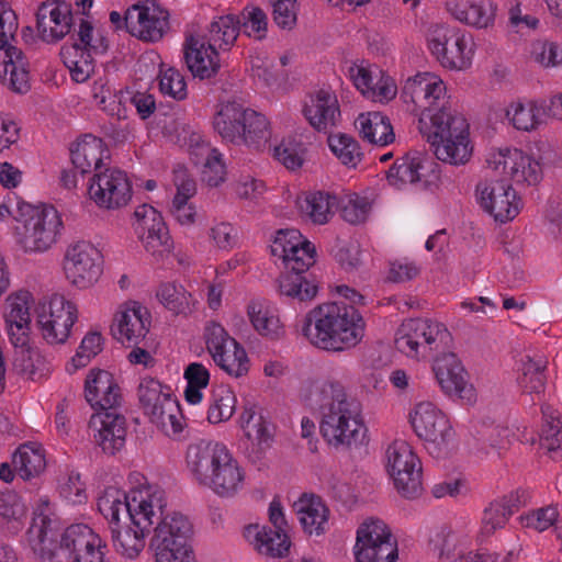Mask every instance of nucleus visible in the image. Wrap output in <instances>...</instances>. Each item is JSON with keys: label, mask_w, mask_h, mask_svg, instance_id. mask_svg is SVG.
Instances as JSON below:
<instances>
[{"label": "nucleus", "mask_w": 562, "mask_h": 562, "mask_svg": "<svg viewBox=\"0 0 562 562\" xmlns=\"http://www.w3.org/2000/svg\"><path fill=\"white\" fill-rule=\"evenodd\" d=\"M446 86L435 74H417L408 78L401 97L420 111L419 131L437 159L450 165L465 164L472 154L469 124L460 115L443 108Z\"/></svg>", "instance_id": "f257e3e1"}, {"label": "nucleus", "mask_w": 562, "mask_h": 562, "mask_svg": "<svg viewBox=\"0 0 562 562\" xmlns=\"http://www.w3.org/2000/svg\"><path fill=\"white\" fill-rule=\"evenodd\" d=\"M97 506L109 524L116 553L135 560L143 552L146 537L164 506L162 490L147 485L125 493L109 486L98 497Z\"/></svg>", "instance_id": "f03ea898"}, {"label": "nucleus", "mask_w": 562, "mask_h": 562, "mask_svg": "<svg viewBox=\"0 0 562 562\" xmlns=\"http://www.w3.org/2000/svg\"><path fill=\"white\" fill-rule=\"evenodd\" d=\"M26 542L42 562H53L57 548L68 552L69 562H105L106 544L88 525L75 524L60 533L47 499H41L26 531Z\"/></svg>", "instance_id": "7ed1b4c3"}, {"label": "nucleus", "mask_w": 562, "mask_h": 562, "mask_svg": "<svg viewBox=\"0 0 562 562\" xmlns=\"http://www.w3.org/2000/svg\"><path fill=\"white\" fill-rule=\"evenodd\" d=\"M297 328L313 346L340 352L360 344L364 337L366 322L353 305L326 302L310 310Z\"/></svg>", "instance_id": "20e7f679"}, {"label": "nucleus", "mask_w": 562, "mask_h": 562, "mask_svg": "<svg viewBox=\"0 0 562 562\" xmlns=\"http://www.w3.org/2000/svg\"><path fill=\"white\" fill-rule=\"evenodd\" d=\"M319 431L335 449H352L362 445L367 426L360 401L347 394L344 385L327 379L319 386Z\"/></svg>", "instance_id": "39448f33"}, {"label": "nucleus", "mask_w": 562, "mask_h": 562, "mask_svg": "<svg viewBox=\"0 0 562 562\" xmlns=\"http://www.w3.org/2000/svg\"><path fill=\"white\" fill-rule=\"evenodd\" d=\"M186 464L193 480L222 498L236 496L244 487L245 473L227 447L199 440L187 448Z\"/></svg>", "instance_id": "423d86ee"}, {"label": "nucleus", "mask_w": 562, "mask_h": 562, "mask_svg": "<svg viewBox=\"0 0 562 562\" xmlns=\"http://www.w3.org/2000/svg\"><path fill=\"white\" fill-rule=\"evenodd\" d=\"M20 216L14 235L25 252H44L57 241L63 222L55 207L25 205L20 209Z\"/></svg>", "instance_id": "0eeeda50"}, {"label": "nucleus", "mask_w": 562, "mask_h": 562, "mask_svg": "<svg viewBox=\"0 0 562 562\" xmlns=\"http://www.w3.org/2000/svg\"><path fill=\"white\" fill-rule=\"evenodd\" d=\"M315 246L303 239L289 257L282 259L285 272L279 278L281 295L299 302H311L318 293V281L308 271L315 263Z\"/></svg>", "instance_id": "6e6552de"}, {"label": "nucleus", "mask_w": 562, "mask_h": 562, "mask_svg": "<svg viewBox=\"0 0 562 562\" xmlns=\"http://www.w3.org/2000/svg\"><path fill=\"white\" fill-rule=\"evenodd\" d=\"M385 468L394 487L403 497L414 499L422 495V462L408 442L394 440L387 446Z\"/></svg>", "instance_id": "1a4fd4ad"}, {"label": "nucleus", "mask_w": 562, "mask_h": 562, "mask_svg": "<svg viewBox=\"0 0 562 562\" xmlns=\"http://www.w3.org/2000/svg\"><path fill=\"white\" fill-rule=\"evenodd\" d=\"M352 551L356 562H396L398 559L397 540L389 525L378 517H369L359 525Z\"/></svg>", "instance_id": "9d476101"}, {"label": "nucleus", "mask_w": 562, "mask_h": 562, "mask_svg": "<svg viewBox=\"0 0 562 562\" xmlns=\"http://www.w3.org/2000/svg\"><path fill=\"white\" fill-rule=\"evenodd\" d=\"M415 434L426 442V449L435 458L447 456L453 442L454 431L446 417L430 402H420L409 414Z\"/></svg>", "instance_id": "9b49d317"}, {"label": "nucleus", "mask_w": 562, "mask_h": 562, "mask_svg": "<svg viewBox=\"0 0 562 562\" xmlns=\"http://www.w3.org/2000/svg\"><path fill=\"white\" fill-rule=\"evenodd\" d=\"M428 47L445 68L463 70L471 65V37L464 32L448 25H434L428 34Z\"/></svg>", "instance_id": "f8f14e48"}, {"label": "nucleus", "mask_w": 562, "mask_h": 562, "mask_svg": "<svg viewBox=\"0 0 562 562\" xmlns=\"http://www.w3.org/2000/svg\"><path fill=\"white\" fill-rule=\"evenodd\" d=\"M487 169L518 187H531L542 179L540 162L518 148H505L488 154Z\"/></svg>", "instance_id": "ddd939ff"}, {"label": "nucleus", "mask_w": 562, "mask_h": 562, "mask_svg": "<svg viewBox=\"0 0 562 562\" xmlns=\"http://www.w3.org/2000/svg\"><path fill=\"white\" fill-rule=\"evenodd\" d=\"M36 313L42 337L50 345L66 342L78 318L76 304L60 294L41 303Z\"/></svg>", "instance_id": "4468645a"}, {"label": "nucleus", "mask_w": 562, "mask_h": 562, "mask_svg": "<svg viewBox=\"0 0 562 562\" xmlns=\"http://www.w3.org/2000/svg\"><path fill=\"white\" fill-rule=\"evenodd\" d=\"M476 194L483 210L497 222L506 223L519 213V199L512 184L490 169L477 183Z\"/></svg>", "instance_id": "2eb2a0df"}, {"label": "nucleus", "mask_w": 562, "mask_h": 562, "mask_svg": "<svg viewBox=\"0 0 562 562\" xmlns=\"http://www.w3.org/2000/svg\"><path fill=\"white\" fill-rule=\"evenodd\" d=\"M101 251L89 241L70 245L64 258L66 278L77 288L86 289L94 284L103 271Z\"/></svg>", "instance_id": "dca6fc26"}, {"label": "nucleus", "mask_w": 562, "mask_h": 562, "mask_svg": "<svg viewBox=\"0 0 562 562\" xmlns=\"http://www.w3.org/2000/svg\"><path fill=\"white\" fill-rule=\"evenodd\" d=\"M134 229L147 252L157 260L168 256L173 247L161 214L151 205H139L135 212Z\"/></svg>", "instance_id": "f3484780"}, {"label": "nucleus", "mask_w": 562, "mask_h": 562, "mask_svg": "<svg viewBox=\"0 0 562 562\" xmlns=\"http://www.w3.org/2000/svg\"><path fill=\"white\" fill-rule=\"evenodd\" d=\"M88 193L98 206L114 210L128 203L132 198V186L126 172L117 168H105L94 173Z\"/></svg>", "instance_id": "a211bd4d"}, {"label": "nucleus", "mask_w": 562, "mask_h": 562, "mask_svg": "<svg viewBox=\"0 0 562 562\" xmlns=\"http://www.w3.org/2000/svg\"><path fill=\"white\" fill-rule=\"evenodd\" d=\"M124 21L131 34L148 42L161 40L169 30V12L154 0L132 5Z\"/></svg>", "instance_id": "6ab92c4d"}, {"label": "nucleus", "mask_w": 562, "mask_h": 562, "mask_svg": "<svg viewBox=\"0 0 562 562\" xmlns=\"http://www.w3.org/2000/svg\"><path fill=\"white\" fill-rule=\"evenodd\" d=\"M436 167L437 164L431 159L415 151L396 159L387 171L386 179L396 189H403L407 184L427 186L437 178Z\"/></svg>", "instance_id": "aec40b11"}, {"label": "nucleus", "mask_w": 562, "mask_h": 562, "mask_svg": "<svg viewBox=\"0 0 562 562\" xmlns=\"http://www.w3.org/2000/svg\"><path fill=\"white\" fill-rule=\"evenodd\" d=\"M436 380L441 390L451 397L472 401L474 389L468 381V372L453 352L438 356L432 366Z\"/></svg>", "instance_id": "412c9836"}, {"label": "nucleus", "mask_w": 562, "mask_h": 562, "mask_svg": "<svg viewBox=\"0 0 562 562\" xmlns=\"http://www.w3.org/2000/svg\"><path fill=\"white\" fill-rule=\"evenodd\" d=\"M183 58L190 72L200 79H210L220 69L218 52L206 42L205 35L198 33L186 35Z\"/></svg>", "instance_id": "4be33fe9"}, {"label": "nucleus", "mask_w": 562, "mask_h": 562, "mask_svg": "<svg viewBox=\"0 0 562 562\" xmlns=\"http://www.w3.org/2000/svg\"><path fill=\"white\" fill-rule=\"evenodd\" d=\"M149 314L146 307L137 302L123 305L115 314L111 326L112 335L122 344L138 345L149 330Z\"/></svg>", "instance_id": "5701e85b"}, {"label": "nucleus", "mask_w": 562, "mask_h": 562, "mask_svg": "<svg viewBox=\"0 0 562 562\" xmlns=\"http://www.w3.org/2000/svg\"><path fill=\"white\" fill-rule=\"evenodd\" d=\"M445 9L461 24L487 30L495 24L498 4L495 0H446Z\"/></svg>", "instance_id": "b1692460"}, {"label": "nucleus", "mask_w": 562, "mask_h": 562, "mask_svg": "<svg viewBox=\"0 0 562 562\" xmlns=\"http://www.w3.org/2000/svg\"><path fill=\"white\" fill-rule=\"evenodd\" d=\"M430 542L434 550L438 552L440 562H485L487 560L484 552L471 549V539L468 536L448 527H441Z\"/></svg>", "instance_id": "393cba45"}, {"label": "nucleus", "mask_w": 562, "mask_h": 562, "mask_svg": "<svg viewBox=\"0 0 562 562\" xmlns=\"http://www.w3.org/2000/svg\"><path fill=\"white\" fill-rule=\"evenodd\" d=\"M164 506L159 516L155 518L154 536L150 541L151 549L170 547L171 544L189 543L192 526L188 518L180 513H168L167 498L162 490Z\"/></svg>", "instance_id": "a878e982"}, {"label": "nucleus", "mask_w": 562, "mask_h": 562, "mask_svg": "<svg viewBox=\"0 0 562 562\" xmlns=\"http://www.w3.org/2000/svg\"><path fill=\"white\" fill-rule=\"evenodd\" d=\"M85 397L99 412L119 411L123 397L113 376L105 370H91L86 379Z\"/></svg>", "instance_id": "bb28decb"}, {"label": "nucleus", "mask_w": 562, "mask_h": 562, "mask_svg": "<svg viewBox=\"0 0 562 562\" xmlns=\"http://www.w3.org/2000/svg\"><path fill=\"white\" fill-rule=\"evenodd\" d=\"M303 114L318 132H328L340 120L337 97L330 89H319L310 93L304 101Z\"/></svg>", "instance_id": "cd10ccee"}, {"label": "nucleus", "mask_w": 562, "mask_h": 562, "mask_svg": "<svg viewBox=\"0 0 562 562\" xmlns=\"http://www.w3.org/2000/svg\"><path fill=\"white\" fill-rule=\"evenodd\" d=\"M378 67L364 61L355 63L349 67V77L355 87L368 99L383 102L393 99L396 88L389 78H383Z\"/></svg>", "instance_id": "c85d7f7f"}, {"label": "nucleus", "mask_w": 562, "mask_h": 562, "mask_svg": "<svg viewBox=\"0 0 562 562\" xmlns=\"http://www.w3.org/2000/svg\"><path fill=\"white\" fill-rule=\"evenodd\" d=\"M90 426L97 430L95 443L108 454H115L125 445L126 419L115 412H98L92 415Z\"/></svg>", "instance_id": "c756f323"}, {"label": "nucleus", "mask_w": 562, "mask_h": 562, "mask_svg": "<svg viewBox=\"0 0 562 562\" xmlns=\"http://www.w3.org/2000/svg\"><path fill=\"white\" fill-rule=\"evenodd\" d=\"M36 21L38 35L44 42H58L70 32V7L66 2L43 3L38 8Z\"/></svg>", "instance_id": "7c9ffc66"}, {"label": "nucleus", "mask_w": 562, "mask_h": 562, "mask_svg": "<svg viewBox=\"0 0 562 562\" xmlns=\"http://www.w3.org/2000/svg\"><path fill=\"white\" fill-rule=\"evenodd\" d=\"M505 116L515 130L533 132L546 123L548 104L543 100L518 99L506 106Z\"/></svg>", "instance_id": "2f4dec72"}, {"label": "nucleus", "mask_w": 562, "mask_h": 562, "mask_svg": "<svg viewBox=\"0 0 562 562\" xmlns=\"http://www.w3.org/2000/svg\"><path fill=\"white\" fill-rule=\"evenodd\" d=\"M191 156L196 165H202V181L209 187H218L225 181L226 167L223 155L198 134L191 136Z\"/></svg>", "instance_id": "473e14b6"}, {"label": "nucleus", "mask_w": 562, "mask_h": 562, "mask_svg": "<svg viewBox=\"0 0 562 562\" xmlns=\"http://www.w3.org/2000/svg\"><path fill=\"white\" fill-rule=\"evenodd\" d=\"M245 538L261 554L283 558L291 546L288 532L268 526L249 525L244 530Z\"/></svg>", "instance_id": "72a5a7b5"}, {"label": "nucleus", "mask_w": 562, "mask_h": 562, "mask_svg": "<svg viewBox=\"0 0 562 562\" xmlns=\"http://www.w3.org/2000/svg\"><path fill=\"white\" fill-rule=\"evenodd\" d=\"M293 507L306 533L316 536L325 533L329 510L319 496L303 494Z\"/></svg>", "instance_id": "f704fd0d"}, {"label": "nucleus", "mask_w": 562, "mask_h": 562, "mask_svg": "<svg viewBox=\"0 0 562 562\" xmlns=\"http://www.w3.org/2000/svg\"><path fill=\"white\" fill-rule=\"evenodd\" d=\"M71 161L81 173L91 170L103 171V159L108 158V150L101 138L86 134L70 149Z\"/></svg>", "instance_id": "c9c22d12"}, {"label": "nucleus", "mask_w": 562, "mask_h": 562, "mask_svg": "<svg viewBox=\"0 0 562 562\" xmlns=\"http://www.w3.org/2000/svg\"><path fill=\"white\" fill-rule=\"evenodd\" d=\"M30 324L27 322L5 323L7 331L11 344L20 348L22 360L21 371L30 379L35 380L41 376L42 359L36 350L25 348L30 340Z\"/></svg>", "instance_id": "e433bc0d"}, {"label": "nucleus", "mask_w": 562, "mask_h": 562, "mask_svg": "<svg viewBox=\"0 0 562 562\" xmlns=\"http://www.w3.org/2000/svg\"><path fill=\"white\" fill-rule=\"evenodd\" d=\"M12 465L24 481L38 477L46 469V456L43 446L27 441L18 447L12 456Z\"/></svg>", "instance_id": "4c0bfd02"}, {"label": "nucleus", "mask_w": 562, "mask_h": 562, "mask_svg": "<svg viewBox=\"0 0 562 562\" xmlns=\"http://www.w3.org/2000/svg\"><path fill=\"white\" fill-rule=\"evenodd\" d=\"M246 108L236 102L223 104L213 120L214 130L223 140L240 145L243 143V124Z\"/></svg>", "instance_id": "58836bf2"}, {"label": "nucleus", "mask_w": 562, "mask_h": 562, "mask_svg": "<svg viewBox=\"0 0 562 562\" xmlns=\"http://www.w3.org/2000/svg\"><path fill=\"white\" fill-rule=\"evenodd\" d=\"M405 322L408 325V333L418 341L423 357H426L428 351L439 349L440 345H446L450 339L448 329L440 323L423 318H411Z\"/></svg>", "instance_id": "ea45409f"}, {"label": "nucleus", "mask_w": 562, "mask_h": 562, "mask_svg": "<svg viewBox=\"0 0 562 562\" xmlns=\"http://www.w3.org/2000/svg\"><path fill=\"white\" fill-rule=\"evenodd\" d=\"M361 137L370 144L385 146L394 140V132L386 115L381 112L361 113L356 120Z\"/></svg>", "instance_id": "a19ab883"}, {"label": "nucleus", "mask_w": 562, "mask_h": 562, "mask_svg": "<svg viewBox=\"0 0 562 562\" xmlns=\"http://www.w3.org/2000/svg\"><path fill=\"white\" fill-rule=\"evenodd\" d=\"M547 366V358L540 353L525 355L521 358V375L518 381L525 393L540 394L544 391Z\"/></svg>", "instance_id": "79ce46f5"}, {"label": "nucleus", "mask_w": 562, "mask_h": 562, "mask_svg": "<svg viewBox=\"0 0 562 562\" xmlns=\"http://www.w3.org/2000/svg\"><path fill=\"white\" fill-rule=\"evenodd\" d=\"M297 206L305 218L322 225L329 221L333 209L338 206V200L326 192H314L299 199Z\"/></svg>", "instance_id": "37998d69"}, {"label": "nucleus", "mask_w": 562, "mask_h": 562, "mask_svg": "<svg viewBox=\"0 0 562 562\" xmlns=\"http://www.w3.org/2000/svg\"><path fill=\"white\" fill-rule=\"evenodd\" d=\"M240 30V21L232 14L218 16L209 26L206 42L216 50H228L235 43Z\"/></svg>", "instance_id": "c03bdc74"}, {"label": "nucleus", "mask_w": 562, "mask_h": 562, "mask_svg": "<svg viewBox=\"0 0 562 562\" xmlns=\"http://www.w3.org/2000/svg\"><path fill=\"white\" fill-rule=\"evenodd\" d=\"M3 72L10 88L15 92H26L30 88L27 63L23 53L16 47H10L4 52Z\"/></svg>", "instance_id": "a18cd8bd"}, {"label": "nucleus", "mask_w": 562, "mask_h": 562, "mask_svg": "<svg viewBox=\"0 0 562 562\" xmlns=\"http://www.w3.org/2000/svg\"><path fill=\"white\" fill-rule=\"evenodd\" d=\"M243 133L245 136L241 144L260 149L271 137L270 123L263 114L246 109Z\"/></svg>", "instance_id": "49530a36"}, {"label": "nucleus", "mask_w": 562, "mask_h": 562, "mask_svg": "<svg viewBox=\"0 0 562 562\" xmlns=\"http://www.w3.org/2000/svg\"><path fill=\"white\" fill-rule=\"evenodd\" d=\"M240 426L248 440L257 445L260 450L270 446L272 435L268 423L262 415L256 413L254 407H245L240 416Z\"/></svg>", "instance_id": "de8ad7c7"}, {"label": "nucleus", "mask_w": 562, "mask_h": 562, "mask_svg": "<svg viewBox=\"0 0 562 562\" xmlns=\"http://www.w3.org/2000/svg\"><path fill=\"white\" fill-rule=\"evenodd\" d=\"M236 408V396L228 385L220 384L213 387L207 419L212 424L228 420Z\"/></svg>", "instance_id": "09e8293b"}, {"label": "nucleus", "mask_w": 562, "mask_h": 562, "mask_svg": "<svg viewBox=\"0 0 562 562\" xmlns=\"http://www.w3.org/2000/svg\"><path fill=\"white\" fill-rule=\"evenodd\" d=\"M92 98L98 106L111 116L121 119L124 116L122 97L113 88L106 78H99L91 88Z\"/></svg>", "instance_id": "8fccbe9b"}, {"label": "nucleus", "mask_w": 562, "mask_h": 562, "mask_svg": "<svg viewBox=\"0 0 562 562\" xmlns=\"http://www.w3.org/2000/svg\"><path fill=\"white\" fill-rule=\"evenodd\" d=\"M328 146L333 154L347 167L356 168L363 158L359 143L347 134H331Z\"/></svg>", "instance_id": "3c124183"}, {"label": "nucleus", "mask_w": 562, "mask_h": 562, "mask_svg": "<svg viewBox=\"0 0 562 562\" xmlns=\"http://www.w3.org/2000/svg\"><path fill=\"white\" fill-rule=\"evenodd\" d=\"M248 315L254 328L260 335L272 339L282 335L280 319L269 307L254 302L248 306Z\"/></svg>", "instance_id": "603ef678"}, {"label": "nucleus", "mask_w": 562, "mask_h": 562, "mask_svg": "<svg viewBox=\"0 0 562 562\" xmlns=\"http://www.w3.org/2000/svg\"><path fill=\"white\" fill-rule=\"evenodd\" d=\"M214 362L227 374L239 378L248 372L249 360L245 349L235 341L229 348L220 351Z\"/></svg>", "instance_id": "864d4df0"}, {"label": "nucleus", "mask_w": 562, "mask_h": 562, "mask_svg": "<svg viewBox=\"0 0 562 562\" xmlns=\"http://www.w3.org/2000/svg\"><path fill=\"white\" fill-rule=\"evenodd\" d=\"M187 380L184 396L190 404H199L202 398V390L209 385L210 372L207 368L199 362L190 363L183 373Z\"/></svg>", "instance_id": "5fc2aeb1"}, {"label": "nucleus", "mask_w": 562, "mask_h": 562, "mask_svg": "<svg viewBox=\"0 0 562 562\" xmlns=\"http://www.w3.org/2000/svg\"><path fill=\"white\" fill-rule=\"evenodd\" d=\"M544 424L541 431V446L551 453L561 451L562 456V422L550 406L542 407Z\"/></svg>", "instance_id": "6e6d98bb"}, {"label": "nucleus", "mask_w": 562, "mask_h": 562, "mask_svg": "<svg viewBox=\"0 0 562 562\" xmlns=\"http://www.w3.org/2000/svg\"><path fill=\"white\" fill-rule=\"evenodd\" d=\"M93 27L87 21L81 20L78 40L70 45H65L61 49L76 50L74 60L93 59L92 54H99L106 49V45L103 44L104 40L100 38L99 44L92 43Z\"/></svg>", "instance_id": "4d7b16f0"}, {"label": "nucleus", "mask_w": 562, "mask_h": 562, "mask_svg": "<svg viewBox=\"0 0 562 562\" xmlns=\"http://www.w3.org/2000/svg\"><path fill=\"white\" fill-rule=\"evenodd\" d=\"M530 57L543 68L561 67L562 44L547 40H537L531 43Z\"/></svg>", "instance_id": "13d9d810"}, {"label": "nucleus", "mask_w": 562, "mask_h": 562, "mask_svg": "<svg viewBox=\"0 0 562 562\" xmlns=\"http://www.w3.org/2000/svg\"><path fill=\"white\" fill-rule=\"evenodd\" d=\"M170 396L169 387H164L159 381L153 378L142 379L138 385V398L145 413L162 403V398L167 400Z\"/></svg>", "instance_id": "bf43d9fd"}, {"label": "nucleus", "mask_w": 562, "mask_h": 562, "mask_svg": "<svg viewBox=\"0 0 562 562\" xmlns=\"http://www.w3.org/2000/svg\"><path fill=\"white\" fill-rule=\"evenodd\" d=\"M510 518V512H507L502 502L495 499L491 502L483 510L481 519V533L492 536L496 530L503 529Z\"/></svg>", "instance_id": "052dcab7"}, {"label": "nucleus", "mask_w": 562, "mask_h": 562, "mask_svg": "<svg viewBox=\"0 0 562 562\" xmlns=\"http://www.w3.org/2000/svg\"><path fill=\"white\" fill-rule=\"evenodd\" d=\"M158 300L171 312L180 314L189 307L190 294L181 285L162 283L157 291Z\"/></svg>", "instance_id": "680f3d73"}, {"label": "nucleus", "mask_w": 562, "mask_h": 562, "mask_svg": "<svg viewBox=\"0 0 562 562\" xmlns=\"http://www.w3.org/2000/svg\"><path fill=\"white\" fill-rule=\"evenodd\" d=\"M243 22L240 29L243 32L256 40H262L267 35L268 18L259 7L248 5L241 12Z\"/></svg>", "instance_id": "e2e57ef3"}, {"label": "nucleus", "mask_w": 562, "mask_h": 562, "mask_svg": "<svg viewBox=\"0 0 562 562\" xmlns=\"http://www.w3.org/2000/svg\"><path fill=\"white\" fill-rule=\"evenodd\" d=\"M303 153V145L293 138L283 139L273 148V157L290 170L302 166Z\"/></svg>", "instance_id": "0e129e2a"}, {"label": "nucleus", "mask_w": 562, "mask_h": 562, "mask_svg": "<svg viewBox=\"0 0 562 562\" xmlns=\"http://www.w3.org/2000/svg\"><path fill=\"white\" fill-rule=\"evenodd\" d=\"M338 205L340 206L341 217L353 225L363 223L371 209L369 201L357 194L347 196Z\"/></svg>", "instance_id": "69168bd1"}, {"label": "nucleus", "mask_w": 562, "mask_h": 562, "mask_svg": "<svg viewBox=\"0 0 562 562\" xmlns=\"http://www.w3.org/2000/svg\"><path fill=\"white\" fill-rule=\"evenodd\" d=\"M32 295L27 291H21L9 296L7 301L5 323H31L30 307Z\"/></svg>", "instance_id": "338daca9"}, {"label": "nucleus", "mask_w": 562, "mask_h": 562, "mask_svg": "<svg viewBox=\"0 0 562 562\" xmlns=\"http://www.w3.org/2000/svg\"><path fill=\"white\" fill-rule=\"evenodd\" d=\"M159 89L162 94L169 95L175 100H183L187 98V83L184 77L175 68H168L165 71H160Z\"/></svg>", "instance_id": "774afa93"}]
</instances>
